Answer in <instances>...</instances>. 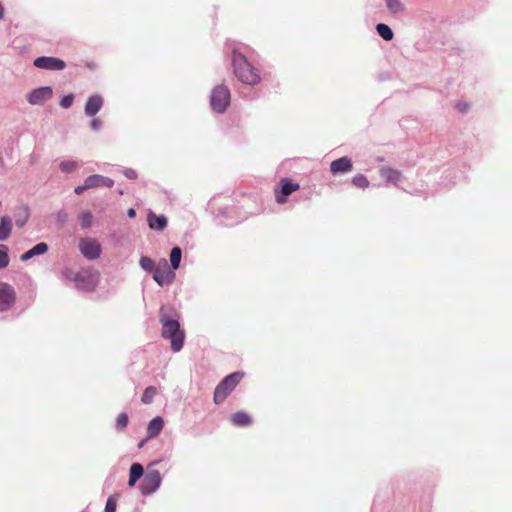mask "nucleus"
I'll return each instance as SVG.
<instances>
[{
    "label": "nucleus",
    "mask_w": 512,
    "mask_h": 512,
    "mask_svg": "<svg viewBox=\"0 0 512 512\" xmlns=\"http://www.w3.org/2000/svg\"><path fill=\"white\" fill-rule=\"evenodd\" d=\"M143 445H144V441L140 442L138 446H139V448H141V447H143Z\"/></svg>",
    "instance_id": "obj_43"
},
{
    "label": "nucleus",
    "mask_w": 512,
    "mask_h": 512,
    "mask_svg": "<svg viewBox=\"0 0 512 512\" xmlns=\"http://www.w3.org/2000/svg\"><path fill=\"white\" fill-rule=\"evenodd\" d=\"M103 106V98L99 94L90 96L85 104V114L87 116H95Z\"/></svg>",
    "instance_id": "obj_13"
},
{
    "label": "nucleus",
    "mask_w": 512,
    "mask_h": 512,
    "mask_svg": "<svg viewBox=\"0 0 512 512\" xmlns=\"http://www.w3.org/2000/svg\"><path fill=\"white\" fill-rule=\"evenodd\" d=\"M162 266H158L153 273V279L160 285H169L175 279L173 269H170L166 259H162Z\"/></svg>",
    "instance_id": "obj_10"
},
{
    "label": "nucleus",
    "mask_w": 512,
    "mask_h": 512,
    "mask_svg": "<svg viewBox=\"0 0 512 512\" xmlns=\"http://www.w3.org/2000/svg\"><path fill=\"white\" fill-rule=\"evenodd\" d=\"M161 482L162 478L158 470H148L140 486L141 493L143 495L153 494L158 490Z\"/></svg>",
    "instance_id": "obj_8"
},
{
    "label": "nucleus",
    "mask_w": 512,
    "mask_h": 512,
    "mask_svg": "<svg viewBox=\"0 0 512 512\" xmlns=\"http://www.w3.org/2000/svg\"><path fill=\"white\" fill-rule=\"evenodd\" d=\"M127 215L130 217V218H134L136 216V211L134 208H129L128 211H127Z\"/></svg>",
    "instance_id": "obj_41"
},
{
    "label": "nucleus",
    "mask_w": 512,
    "mask_h": 512,
    "mask_svg": "<svg viewBox=\"0 0 512 512\" xmlns=\"http://www.w3.org/2000/svg\"><path fill=\"white\" fill-rule=\"evenodd\" d=\"M13 221L10 216L0 217V241H6L12 234Z\"/></svg>",
    "instance_id": "obj_17"
},
{
    "label": "nucleus",
    "mask_w": 512,
    "mask_h": 512,
    "mask_svg": "<svg viewBox=\"0 0 512 512\" xmlns=\"http://www.w3.org/2000/svg\"><path fill=\"white\" fill-rule=\"evenodd\" d=\"M139 264H140L141 268L145 271H152V270L156 269L154 261L150 257H147V256H142L140 258Z\"/></svg>",
    "instance_id": "obj_29"
},
{
    "label": "nucleus",
    "mask_w": 512,
    "mask_h": 512,
    "mask_svg": "<svg viewBox=\"0 0 512 512\" xmlns=\"http://www.w3.org/2000/svg\"><path fill=\"white\" fill-rule=\"evenodd\" d=\"M28 217H29V215L27 212H25V214L22 217H17L15 220L16 225L19 228L23 227L26 224V222L28 221Z\"/></svg>",
    "instance_id": "obj_35"
},
{
    "label": "nucleus",
    "mask_w": 512,
    "mask_h": 512,
    "mask_svg": "<svg viewBox=\"0 0 512 512\" xmlns=\"http://www.w3.org/2000/svg\"><path fill=\"white\" fill-rule=\"evenodd\" d=\"M34 66L39 69L44 70H52V71H60L66 67V64L63 60L56 57H47L42 56L38 57L34 60Z\"/></svg>",
    "instance_id": "obj_12"
},
{
    "label": "nucleus",
    "mask_w": 512,
    "mask_h": 512,
    "mask_svg": "<svg viewBox=\"0 0 512 512\" xmlns=\"http://www.w3.org/2000/svg\"><path fill=\"white\" fill-rule=\"evenodd\" d=\"M77 167V162L72 160H65L60 162L59 168L65 173L73 172Z\"/></svg>",
    "instance_id": "obj_30"
},
{
    "label": "nucleus",
    "mask_w": 512,
    "mask_h": 512,
    "mask_svg": "<svg viewBox=\"0 0 512 512\" xmlns=\"http://www.w3.org/2000/svg\"><path fill=\"white\" fill-rule=\"evenodd\" d=\"M90 126L94 131H98L102 126V122L99 119L94 118L92 119Z\"/></svg>",
    "instance_id": "obj_37"
},
{
    "label": "nucleus",
    "mask_w": 512,
    "mask_h": 512,
    "mask_svg": "<svg viewBox=\"0 0 512 512\" xmlns=\"http://www.w3.org/2000/svg\"><path fill=\"white\" fill-rule=\"evenodd\" d=\"M386 6L393 14L400 13L404 10V5L400 0H386Z\"/></svg>",
    "instance_id": "obj_27"
},
{
    "label": "nucleus",
    "mask_w": 512,
    "mask_h": 512,
    "mask_svg": "<svg viewBox=\"0 0 512 512\" xmlns=\"http://www.w3.org/2000/svg\"><path fill=\"white\" fill-rule=\"evenodd\" d=\"M232 63L234 67V73L239 81L251 86L260 82L261 78L258 70L254 68L242 54L234 51Z\"/></svg>",
    "instance_id": "obj_2"
},
{
    "label": "nucleus",
    "mask_w": 512,
    "mask_h": 512,
    "mask_svg": "<svg viewBox=\"0 0 512 512\" xmlns=\"http://www.w3.org/2000/svg\"><path fill=\"white\" fill-rule=\"evenodd\" d=\"M456 108H457L460 112H465V111H467V109H468V104H467V103H465V102H461V101H460V102H458V103L456 104Z\"/></svg>",
    "instance_id": "obj_39"
},
{
    "label": "nucleus",
    "mask_w": 512,
    "mask_h": 512,
    "mask_svg": "<svg viewBox=\"0 0 512 512\" xmlns=\"http://www.w3.org/2000/svg\"><path fill=\"white\" fill-rule=\"evenodd\" d=\"M115 511H116V501L112 497H109L106 502V505H105V512H115Z\"/></svg>",
    "instance_id": "obj_34"
},
{
    "label": "nucleus",
    "mask_w": 512,
    "mask_h": 512,
    "mask_svg": "<svg viewBox=\"0 0 512 512\" xmlns=\"http://www.w3.org/2000/svg\"><path fill=\"white\" fill-rule=\"evenodd\" d=\"M352 182L355 186H357L359 188H365L369 184L367 178L361 174L354 176L352 179Z\"/></svg>",
    "instance_id": "obj_32"
},
{
    "label": "nucleus",
    "mask_w": 512,
    "mask_h": 512,
    "mask_svg": "<svg viewBox=\"0 0 512 512\" xmlns=\"http://www.w3.org/2000/svg\"><path fill=\"white\" fill-rule=\"evenodd\" d=\"M157 394V389L154 386L147 387L141 397V401L144 404H150L154 401V398Z\"/></svg>",
    "instance_id": "obj_26"
},
{
    "label": "nucleus",
    "mask_w": 512,
    "mask_h": 512,
    "mask_svg": "<svg viewBox=\"0 0 512 512\" xmlns=\"http://www.w3.org/2000/svg\"><path fill=\"white\" fill-rule=\"evenodd\" d=\"M381 176L388 182L393 184H397L402 179V174L400 171L386 167L381 169Z\"/></svg>",
    "instance_id": "obj_20"
},
{
    "label": "nucleus",
    "mask_w": 512,
    "mask_h": 512,
    "mask_svg": "<svg viewBox=\"0 0 512 512\" xmlns=\"http://www.w3.org/2000/svg\"><path fill=\"white\" fill-rule=\"evenodd\" d=\"M73 101H74V95L68 94L60 100V106L64 109H68L73 104Z\"/></svg>",
    "instance_id": "obj_33"
},
{
    "label": "nucleus",
    "mask_w": 512,
    "mask_h": 512,
    "mask_svg": "<svg viewBox=\"0 0 512 512\" xmlns=\"http://www.w3.org/2000/svg\"><path fill=\"white\" fill-rule=\"evenodd\" d=\"M128 424V415L126 413H121L116 418L115 426L118 430H123Z\"/></svg>",
    "instance_id": "obj_31"
},
{
    "label": "nucleus",
    "mask_w": 512,
    "mask_h": 512,
    "mask_svg": "<svg viewBox=\"0 0 512 512\" xmlns=\"http://www.w3.org/2000/svg\"><path fill=\"white\" fill-rule=\"evenodd\" d=\"M160 321L162 324L163 338L170 341L171 349L174 352H179L183 348L185 333L181 329L178 320L173 319L162 312Z\"/></svg>",
    "instance_id": "obj_1"
},
{
    "label": "nucleus",
    "mask_w": 512,
    "mask_h": 512,
    "mask_svg": "<svg viewBox=\"0 0 512 512\" xmlns=\"http://www.w3.org/2000/svg\"><path fill=\"white\" fill-rule=\"evenodd\" d=\"M48 251V245L45 242H40L36 244L34 247L26 251L20 256L21 261H28L29 259L43 255Z\"/></svg>",
    "instance_id": "obj_19"
},
{
    "label": "nucleus",
    "mask_w": 512,
    "mask_h": 512,
    "mask_svg": "<svg viewBox=\"0 0 512 512\" xmlns=\"http://www.w3.org/2000/svg\"><path fill=\"white\" fill-rule=\"evenodd\" d=\"M62 274H63V276H64L66 279H68V280H70V281H72V279H73V277H74V275H75V273H74V272H72V271H71V270H69V269L63 270V271H62Z\"/></svg>",
    "instance_id": "obj_38"
},
{
    "label": "nucleus",
    "mask_w": 512,
    "mask_h": 512,
    "mask_svg": "<svg viewBox=\"0 0 512 512\" xmlns=\"http://www.w3.org/2000/svg\"><path fill=\"white\" fill-rule=\"evenodd\" d=\"M182 258V251L179 247L172 248L170 252V264L173 270L179 268L180 262Z\"/></svg>",
    "instance_id": "obj_23"
},
{
    "label": "nucleus",
    "mask_w": 512,
    "mask_h": 512,
    "mask_svg": "<svg viewBox=\"0 0 512 512\" xmlns=\"http://www.w3.org/2000/svg\"><path fill=\"white\" fill-rule=\"evenodd\" d=\"M114 181L111 178L102 175H91L86 178V187L94 188L98 186L112 187Z\"/></svg>",
    "instance_id": "obj_16"
},
{
    "label": "nucleus",
    "mask_w": 512,
    "mask_h": 512,
    "mask_svg": "<svg viewBox=\"0 0 512 512\" xmlns=\"http://www.w3.org/2000/svg\"><path fill=\"white\" fill-rule=\"evenodd\" d=\"M72 281L79 290L93 291L99 284L100 273L90 268L82 269L75 273Z\"/></svg>",
    "instance_id": "obj_4"
},
{
    "label": "nucleus",
    "mask_w": 512,
    "mask_h": 512,
    "mask_svg": "<svg viewBox=\"0 0 512 512\" xmlns=\"http://www.w3.org/2000/svg\"><path fill=\"white\" fill-rule=\"evenodd\" d=\"M144 469L143 466L139 463H134L130 467L129 480L128 485L130 487L134 486L136 482L143 476Z\"/></svg>",
    "instance_id": "obj_21"
},
{
    "label": "nucleus",
    "mask_w": 512,
    "mask_h": 512,
    "mask_svg": "<svg viewBox=\"0 0 512 512\" xmlns=\"http://www.w3.org/2000/svg\"><path fill=\"white\" fill-rule=\"evenodd\" d=\"M3 15H4V9H3L2 5L0 4V19L3 18Z\"/></svg>",
    "instance_id": "obj_42"
},
{
    "label": "nucleus",
    "mask_w": 512,
    "mask_h": 512,
    "mask_svg": "<svg viewBox=\"0 0 512 512\" xmlns=\"http://www.w3.org/2000/svg\"><path fill=\"white\" fill-rule=\"evenodd\" d=\"M231 421L236 426H247L252 419L246 412L238 411L231 416Z\"/></svg>",
    "instance_id": "obj_22"
},
{
    "label": "nucleus",
    "mask_w": 512,
    "mask_h": 512,
    "mask_svg": "<svg viewBox=\"0 0 512 512\" xmlns=\"http://www.w3.org/2000/svg\"><path fill=\"white\" fill-rule=\"evenodd\" d=\"M147 221L150 229L162 231L166 228L168 220L165 215H156L150 211L147 216Z\"/></svg>",
    "instance_id": "obj_14"
},
{
    "label": "nucleus",
    "mask_w": 512,
    "mask_h": 512,
    "mask_svg": "<svg viewBox=\"0 0 512 512\" xmlns=\"http://www.w3.org/2000/svg\"><path fill=\"white\" fill-rule=\"evenodd\" d=\"M53 89L50 86L35 88L26 94L27 102L32 105H44L53 98Z\"/></svg>",
    "instance_id": "obj_7"
},
{
    "label": "nucleus",
    "mask_w": 512,
    "mask_h": 512,
    "mask_svg": "<svg viewBox=\"0 0 512 512\" xmlns=\"http://www.w3.org/2000/svg\"><path fill=\"white\" fill-rule=\"evenodd\" d=\"M279 185V189H275V199L280 204L286 202L287 196L299 189V184L290 178H282Z\"/></svg>",
    "instance_id": "obj_11"
},
{
    "label": "nucleus",
    "mask_w": 512,
    "mask_h": 512,
    "mask_svg": "<svg viewBox=\"0 0 512 512\" xmlns=\"http://www.w3.org/2000/svg\"><path fill=\"white\" fill-rule=\"evenodd\" d=\"M10 258L8 255V247L0 244V269H4L9 265Z\"/></svg>",
    "instance_id": "obj_28"
},
{
    "label": "nucleus",
    "mask_w": 512,
    "mask_h": 512,
    "mask_svg": "<svg viewBox=\"0 0 512 512\" xmlns=\"http://www.w3.org/2000/svg\"><path fill=\"white\" fill-rule=\"evenodd\" d=\"M86 189H90V187H86V180H85L83 185L77 186V187L74 189V192H75L76 194H81V193H82L83 191H85Z\"/></svg>",
    "instance_id": "obj_40"
},
{
    "label": "nucleus",
    "mask_w": 512,
    "mask_h": 512,
    "mask_svg": "<svg viewBox=\"0 0 512 512\" xmlns=\"http://www.w3.org/2000/svg\"><path fill=\"white\" fill-rule=\"evenodd\" d=\"M164 426V420L161 416H156L147 426V438L152 439L159 435Z\"/></svg>",
    "instance_id": "obj_18"
},
{
    "label": "nucleus",
    "mask_w": 512,
    "mask_h": 512,
    "mask_svg": "<svg viewBox=\"0 0 512 512\" xmlns=\"http://www.w3.org/2000/svg\"><path fill=\"white\" fill-rule=\"evenodd\" d=\"M79 223L83 229H88L92 226L93 215L89 211H83L79 214Z\"/></svg>",
    "instance_id": "obj_25"
},
{
    "label": "nucleus",
    "mask_w": 512,
    "mask_h": 512,
    "mask_svg": "<svg viewBox=\"0 0 512 512\" xmlns=\"http://www.w3.org/2000/svg\"><path fill=\"white\" fill-rule=\"evenodd\" d=\"M124 175L129 179H136L137 172L134 169L128 168L123 171Z\"/></svg>",
    "instance_id": "obj_36"
},
{
    "label": "nucleus",
    "mask_w": 512,
    "mask_h": 512,
    "mask_svg": "<svg viewBox=\"0 0 512 512\" xmlns=\"http://www.w3.org/2000/svg\"><path fill=\"white\" fill-rule=\"evenodd\" d=\"M16 300L14 288L5 282H0V312L8 311L12 308Z\"/></svg>",
    "instance_id": "obj_9"
},
{
    "label": "nucleus",
    "mask_w": 512,
    "mask_h": 512,
    "mask_svg": "<svg viewBox=\"0 0 512 512\" xmlns=\"http://www.w3.org/2000/svg\"><path fill=\"white\" fill-rule=\"evenodd\" d=\"M230 90L225 85H218L213 88L210 96V105L214 112L223 113L230 104Z\"/></svg>",
    "instance_id": "obj_5"
},
{
    "label": "nucleus",
    "mask_w": 512,
    "mask_h": 512,
    "mask_svg": "<svg viewBox=\"0 0 512 512\" xmlns=\"http://www.w3.org/2000/svg\"><path fill=\"white\" fill-rule=\"evenodd\" d=\"M81 255L87 260H97L102 253V246L100 242L91 237L81 238L78 244Z\"/></svg>",
    "instance_id": "obj_6"
},
{
    "label": "nucleus",
    "mask_w": 512,
    "mask_h": 512,
    "mask_svg": "<svg viewBox=\"0 0 512 512\" xmlns=\"http://www.w3.org/2000/svg\"><path fill=\"white\" fill-rule=\"evenodd\" d=\"M376 30L378 32V34L386 41H390L393 39V31L391 30V28L384 24V23H379L377 24L376 26Z\"/></svg>",
    "instance_id": "obj_24"
},
{
    "label": "nucleus",
    "mask_w": 512,
    "mask_h": 512,
    "mask_svg": "<svg viewBox=\"0 0 512 512\" xmlns=\"http://www.w3.org/2000/svg\"><path fill=\"white\" fill-rule=\"evenodd\" d=\"M244 374L241 372H234L226 376L216 387L214 391V402L216 404L222 403L227 396L239 384Z\"/></svg>",
    "instance_id": "obj_3"
},
{
    "label": "nucleus",
    "mask_w": 512,
    "mask_h": 512,
    "mask_svg": "<svg viewBox=\"0 0 512 512\" xmlns=\"http://www.w3.org/2000/svg\"><path fill=\"white\" fill-rule=\"evenodd\" d=\"M352 162L348 157H341L331 163L330 170L333 174L346 173L352 170Z\"/></svg>",
    "instance_id": "obj_15"
}]
</instances>
